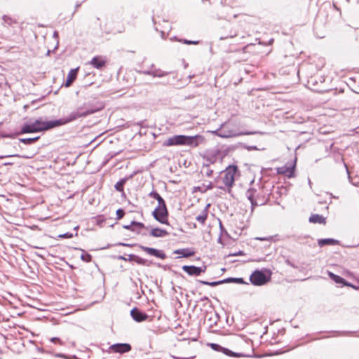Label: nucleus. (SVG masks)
I'll return each mask as SVG.
<instances>
[{
    "label": "nucleus",
    "mask_w": 359,
    "mask_h": 359,
    "mask_svg": "<svg viewBox=\"0 0 359 359\" xmlns=\"http://www.w3.org/2000/svg\"><path fill=\"white\" fill-rule=\"evenodd\" d=\"M210 132L216 136L224 139L257 133V132L240 131L237 124L231 120H228L227 121L222 123L217 129Z\"/></svg>",
    "instance_id": "obj_1"
},
{
    "label": "nucleus",
    "mask_w": 359,
    "mask_h": 359,
    "mask_svg": "<svg viewBox=\"0 0 359 359\" xmlns=\"http://www.w3.org/2000/svg\"><path fill=\"white\" fill-rule=\"evenodd\" d=\"M104 104L102 102H88L78 107L76 110L72 111L67 117L68 123L79 118L86 117L90 114L100 111L103 109Z\"/></svg>",
    "instance_id": "obj_2"
},
{
    "label": "nucleus",
    "mask_w": 359,
    "mask_h": 359,
    "mask_svg": "<svg viewBox=\"0 0 359 359\" xmlns=\"http://www.w3.org/2000/svg\"><path fill=\"white\" fill-rule=\"evenodd\" d=\"M237 171L238 168L236 165L228 166L221 172L219 178L216 180V182L218 183L217 188L230 193L234 184L235 175Z\"/></svg>",
    "instance_id": "obj_3"
},
{
    "label": "nucleus",
    "mask_w": 359,
    "mask_h": 359,
    "mask_svg": "<svg viewBox=\"0 0 359 359\" xmlns=\"http://www.w3.org/2000/svg\"><path fill=\"white\" fill-rule=\"evenodd\" d=\"M34 127L37 129V132L46 131L50 129L65 125L68 123L67 117H63L57 120L43 121L41 118L36 119L33 122Z\"/></svg>",
    "instance_id": "obj_4"
},
{
    "label": "nucleus",
    "mask_w": 359,
    "mask_h": 359,
    "mask_svg": "<svg viewBox=\"0 0 359 359\" xmlns=\"http://www.w3.org/2000/svg\"><path fill=\"white\" fill-rule=\"evenodd\" d=\"M270 276H266L263 271L256 270L250 276L251 283L256 286L264 285L270 280Z\"/></svg>",
    "instance_id": "obj_5"
},
{
    "label": "nucleus",
    "mask_w": 359,
    "mask_h": 359,
    "mask_svg": "<svg viewBox=\"0 0 359 359\" xmlns=\"http://www.w3.org/2000/svg\"><path fill=\"white\" fill-rule=\"evenodd\" d=\"M152 215L158 222L161 224H168V210L166 205L157 206L152 212Z\"/></svg>",
    "instance_id": "obj_6"
},
{
    "label": "nucleus",
    "mask_w": 359,
    "mask_h": 359,
    "mask_svg": "<svg viewBox=\"0 0 359 359\" xmlns=\"http://www.w3.org/2000/svg\"><path fill=\"white\" fill-rule=\"evenodd\" d=\"M204 142L205 138L201 135H196L194 136L184 135L183 146L196 147L199 144H203Z\"/></svg>",
    "instance_id": "obj_7"
},
{
    "label": "nucleus",
    "mask_w": 359,
    "mask_h": 359,
    "mask_svg": "<svg viewBox=\"0 0 359 359\" xmlns=\"http://www.w3.org/2000/svg\"><path fill=\"white\" fill-rule=\"evenodd\" d=\"M257 190L254 188L248 189L245 192V196L251 203V210L253 211L254 208L258 205H263L256 196Z\"/></svg>",
    "instance_id": "obj_8"
},
{
    "label": "nucleus",
    "mask_w": 359,
    "mask_h": 359,
    "mask_svg": "<svg viewBox=\"0 0 359 359\" xmlns=\"http://www.w3.org/2000/svg\"><path fill=\"white\" fill-rule=\"evenodd\" d=\"M182 270L191 276H198L206 270V266H196L194 265L182 266Z\"/></svg>",
    "instance_id": "obj_9"
},
{
    "label": "nucleus",
    "mask_w": 359,
    "mask_h": 359,
    "mask_svg": "<svg viewBox=\"0 0 359 359\" xmlns=\"http://www.w3.org/2000/svg\"><path fill=\"white\" fill-rule=\"evenodd\" d=\"M184 135H173L168 137L165 140L163 146L164 147H171V146H183Z\"/></svg>",
    "instance_id": "obj_10"
},
{
    "label": "nucleus",
    "mask_w": 359,
    "mask_h": 359,
    "mask_svg": "<svg viewBox=\"0 0 359 359\" xmlns=\"http://www.w3.org/2000/svg\"><path fill=\"white\" fill-rule=\"evenodd\" d=\"M130 316L135 321L138 323L145 321L149 318V316L147 314L136 307L131 310Z\"/></svg>",
    "instance_id": "obj_11"
},
{
    "label": "nucleus",
    "mask_w": 359,
    "mask_h": 359,
    "mask_svg": "<svg viewBox=\"0 0 359 359\" xmlns=\"http://www.w3.org/2000/svg\"><path fill=\"white\" fill-rule=\"evenodd\" d=\"M110 349L114 353H125L131 350V346L127 343L115 344L110 346Z\"/></svg>",
    "instance_id": "obj_12"
},
{
    "label": "nucleus",
    "mask_w": 359,
    "mask_h": 359,
    "mask_svg": "<svg viewBox=\"0 0 359 359\" xmlns=\"http://www.w3.org/2000/svg\"><path fill=\"white\" fill-rule=\"evenodd\" d=\"M295 165H283L276 168L277 173L284 175L288 178L294 177Z\"/></svg>",
    "instance_id": "obj_13"
},
{
    "label": "nucleus",
    "mask_w": 359,
    "mask_h": 359,
    "mask_svg": "<svg viewBox=\"0 0 359 359\" xmlns=\"http://www.w3.org/2000/svg\"><path fill=\"white\" fill-rule=\"evenodd\" d=\"M140 248L149 255L154 256L162 259H164L166 257L165 254L161 250L143 245H140Z\"/></svg>",
    "instance_id": "obj_14"
},
{
    "label": "nucleus",
    "mask_w": 359,
    "mask_h": 359,
    "mask_svg": "<svg viewBox=\"0 0 359 359\" xmlns=\"http://www.w3.org/2000/svg\"><path fill=\"white\" fill-rule=\"evenodd\" d=\"M106 60L102 56H95L90 62L89 64L94 68L101 69L106 65Z\"/></svg>",
    "instance_id": "obj_15"
},
{
    "label": "nucleus",
    "mask_w": 359,
    "mask_h": 359,
    "mask_svg": "<svg viewBox=\"0 0 359 359\" xmlns=\"http://www.w3.org/2000/svg\"><path fill=\"white\" fill-rule=\"evenodd\" d=\"M210 346L215 351H222L224 354L229 355V356H238V354H236L233 353V351H230L229 349L226 348H224L221 346L220 345L215 343L210 344Z\"/></svg>",
    "instance_id": "obj_16"
},
{
    "label": "nucleus",
    "mask_w": 359,
    "mask_h": 359,
    "mask_svg": "<svg viewBox=\"0 0 359 359\" xmlns=\"http://www.w3.org/2000/svg\"><path fill=\"white\" fill-rule=\"evenodd\" d=\"M173 253L179 255L178 258H187L193 256L195 252L191 248H182L175 250Z\"/></svg>",
    "instance_id": "obj_17"
},
{
    "label": "nucleus",
    "mask_w": 359,
    "mask_h": 359,
    "mask_svg": "<svg viewBox=\"0 0 359 359\" xmlns=\"http://www.w3.org/2000/svg\"><path fill=\"white\" fill-rule=\"evenodd\" d=\"M168 234L167 231L159 228H154L150 231V236L156 238H163Z\"/></svg>",
    "instance_id": "obj_18"
},
{
    "label": "nucleus",
    "mask_w": 359,
    "mask_h": 359,
    "mask_svg": "<svg viewBox=\"0 0 359 359\" xmlns=\"http://www.w3.org/2000/svg\"><path fill=\"white\" fill-rule=\"evenodd\" d=\"M128 260L129 262L134 261L140 265L149 266V263L147 259L141 258V257H140L137 255H133V254H130L128 255Z\"/></svg>",
    "instance_id": "obj_19"
},
{
    "label": "nucleus",
    "mask_w": 359,
    "mask_h": 359,
    "mask_svg": "<svg viewBox=\"0 0 359 359\" xmlns=\"http://www.w3.org/2000/svg\"><path fill=\"white\" fill-rule=\"evenodd\" d=\"M37 129L34 127L33 123H26L22 127L19 134L37 133Z\"/></svg>",
    "instance_id": "obj_20"
},
{
    "label": "nucleus",
    "mask_w": 359,
    "mask_h": 359,
    "mask_svg": "<svg viewBox=\"0 0 359 359\" xmlns=\"http://www.w3.org/2000/svg\"><path fill=\"white\" fill-rule=\"evenodd\" d=\"M78 70H79V67L75 68V69H72L69 72V73L67 74V79L66 84H65L66 86H69L72 84V83L75 80V79L76 78V76H77Z\"/></svg>",
    "instance_id": "obj_21"
},
{
    "label": "nucleus",
    "mask_w": 359,
    "mask_h": 359,
    "mask_svg": "<svg viewBox=\"0 0 359 359\" xmlns=\"http://www.w3.org/2000/svg\"><path fill=\"white\" fill-rule=\"evenodd\" d=\"M209 206H210V204H208L206 205V207L201 212V214L198 215L196 217V221H198L201 224H204L205 221H206V219H207V217H208V210Z\"/></svg>",
    "instance_id": "obj_22"
},
{
    "label": "nucleus",
    "mask_w": 359,
    "mask_h": 359,
    "mask_svg": "<svg viewBox=\"0 0 359 359\" xmlns=\"http://www.w3.org/2000/svg\"><path fill=\"white\" fill-rule=\"evenodd\" d=\"M309 222L314 224H325V219L322 215L313 214L309 217Z\"/></svg>",
    "instance_id": "obj_23"
},
{
    "label": "nucleus",
    "mask_w": 359,
    "mask_h": 359,
    "mask_svg": "<svg viewBox=\"0 0 359 359\" xmlns=\"http://www.w3.org/2000/svg\"><path fill=\"white\" fill-rule=\"evenodd\" d=\"M149 196L157 201L158 206L166 205L165 201L163 200V198L160 196V194L158 192H156L155 191H152L151 192L149 193Z\"/></svg>",
    "instance_id": "obj_24"
},
{
    "label": "nucleus",
    "mask_w": 359,
    "mask_h": 359,
    "mask_svg": "<svg viewBox=\"0 0 359 359\" xmlns=\"http://www.w3.org/2000/svg\"><path fill=\"white\" fill-rule=\"evenodd\" d=\"M338 243L337 240L333 238H323L318 239V244L320 247H323L325 245H334Z\"/></svg>",
    "instance_id": "obj_25"
},
{
    "label": "nucleus",
    "mask_w": 359,
    "mask_h": 359,
    "mask_svg": "<svg viewBox=\"0 0 359 359\" xmlns=\"http://www.w3.org/2000/svg\"><path fill=\"white\" fill-rule=\"evenodd\" d=\"M328 276L336 283L344 285V283L345 282V279L338 275L333 273L332 272L329 271Z\"/></svg>",
    "instance_id": "obj_26"
},
{
    "label": "nucleus",
    "mask_w": 359,
    "mask_h": 359,
    "mask_svg": "<svg viewBox=\"0 0 359 359\" xmlns=\"http://www.w3.org/2000/svg\"><path fill=\"white\" fill-rule=\"evenodd\" d=\"M132 226H137L138 229L145 228L144 224L142 222L133 221L129 225H124L123 228L126 229L131 230Z\"/></svg>",
    "instance_id": "obj_27"
},
{
    "label": "nucleus",
    "mask_w": 359,
    "mask_h": 359,
    "mask_svg": "<svg viewBox=\"0 0 359 359\" xmlns=\"http://www.w3.org/2000/svg\"><path fill=\"white\" fill-rule=\"evenodd\" d=\"M126 182V179H121L118 182H117L115 184V189L116 191L119 192H123V186Z\"/></svg>",
    "instance_id": "obj_28"
},
{
    "label": "nucleus",
    "mask_w": 359,
    "mask_h": 359,
    "mask_svg": "<svg viewBox=\"0 0 359 359\" xmlns=\"http://www.w3.org/2000/svg\"><path fill=\"white\" fill-rule=\"evenodd\" d=\"M153 77H163L164 76L168 75V72H163L160 69H154L152 72Z\"/></svg>",
    "instance_id": "obj_29"
},
{
    "label": "nucleus",
    "mask_w": 359,
    "mask_h": 359,
    "mask_svg": "<svg viewBox=\"0 0 359 359\" xmlns=\"http://www.w3.org/2000/svg\"><path fill=\"white\" fill-rule=\"evenodd\" d=\"M224 279L219 281H212V282H208L205 280H200L199 282L205 285H210V286H217L218 285H220L222 283H224Z\"/></svg>",
    "instance_id": "obj_30"
},
{
    "label": "nucleus",
    "mask_w": 359,
    "mask_h": 359,
    "mask_svg": "<svg viewBox=\"0 0 359 359\" xmlns=\"http://www.w3.org/2000/svg\"><path fill=\"white\" fill-rule=\"evenodd\" d=\"M224 283H244V280L242 278H228L224 279Z\"/></svg>",
    "instance_id": "obj_31"
},
{
    "label": "nucleus",
    "mask_w": 359,
    "mask_h": 359,
    "mask_svg": "<svg viewBox=\"0 0 359 359\" xmlns=\"http://www.w3.org/2000/svg\"><path fill=\"white\" fill-rule=\"evenodd\" d=\"M39 138V137H33V138H22V139H20V142H21L25 144H31L33 142H34L35 141H36Z\"/></svg>",
    "instance_id": "obj_32"
},
{
    "label": "nucleus",
    "mask_w": 359,
    "mask_h": 359,
    "mask_svg": "<svg viewBox=\"0 0 359 359\" xmlns=\"http://www.w3.org/2000/svg\"><path fill=\"white\" fill-rule=\"evenodd\" d=\"M2 20L5 24H7L9 26L15 22V21L12 18L6 15L2 17Z\"/></svg>",
    "instance_id": "obj_33"
},
{
    "label": "nucleus",
    "mask_w": 359,
    "mask_h": 359,
    "mask_svg": "<svg viewBox=\"0 0 359 359\" xmlns=\"http://www.w3.org/2000/svg\"><path fill=\"white\" fill-rule=\"evenodd\" d=\"M81 259L85 262H90L92 259V256L88 254V253H86V252H83L81 255Z\"/></svg>",
    "instance_id": "obj_34"
},
{
    "label": "nucleus",
    "mask_w": 359,
    "mask_h": 359,
    "mask_svg": "<svg viewBox=\"0 0 359 359\" xmlns=\"http://www.w3.org/2000/svg\"><path fill=\"white\" fill-rule=\"evenodd\" d=\"M125 212L123 209L119 208L116 210V219L119 220L123 217Z\"/></svg>",
    "instance_id": "obj_35"
},
{
    "label": "nucleus",
    "mask_w": 359,
    "mask_h": 359,
    "mask_svg": "<svg viewBox=\"0 0 359 359\" xmlns=\"http://www.w3.org/2000/svg\"><path fill=\"white\" fill-rule=\"evenodd\" d=\"M203 168H206V170H205V175H206V176H208V177H210V176H212V172H213V170H211V169L209 168V163L204 164V165H203Z\"/></svg>",
    "instance_id": "obj_36"
},
{
    "label": "nucleus",
    "mask_w": 359,
    "mask_h": 359,
    "mask_svg": "<svg viewBox=\"0 0 359 359\" xmlns=\"http://www.w3.org/2000/svg\"><path fill=\"white\" fill-rule=\"evenodd\" d=\"M179 41H182L185 44H198V41H191V40H187V39H184L183 41H181V40H179Z\"/></svg>",
    "instance_id": "obj_37"
},
{
    "label": "nucleus",
    "mask_w": 359,
    "mask_h": 359,
    "mask_svg": "<svg viewBox=\"0 0 359 359\" xmlns=\"http://www.w3.org/2000/svg\"><path fill=\"white\" fill-rule=\"evenodd\" d=\"M245 255V253L243 252V251L239 250L238 252L229 254V256L234 257V256H239V255Z\"/></svg>",
    "instance_id": "obj_38"
},
{
    "label": "nucleus",
    "mask_w": 359,
    "mask_h": 359,
    "mask_svg": "<svg viewBox=\"0 0 359 359\" xmlns=\"http://www.w3.org/2000/svg\"><path fill=\"white\" fill-rule=\"evenodd\" d=\"M73 236L72 233H65L64 234H61L59 236V237L60 238H72Z\"/></svg>",
    "instance_id": "obj_39"
},
{
    "label": "nucleus",
    "mask_w": 359,
    "mask_h": 359,
    "mask_svg": "<svg viewBox=\"0 0 359 359\" xmlns=\"http://www.w3.org/2000/svg\"><path fill=\"white\" fill-rule=\"evenodd\" d=\"M153 72V69H149V70H144L142 72V74H146V75H151L152 76V73Z\"/></svg>",
    "instance_id": "obj_40"
},
{
    "label": "nucleus",
    "mask_w": 359,
    "mask_h": 359,
    "mask_svg": "<svg viewBox=\"0 0 359 359\" xmlns=\"http://www.w3.org/2000/svg\"><path fill=\"white\" fill-rule=\"evenodd\" d=\"M343 285L351 287H353L354 289H355V287H358V286H355V285H352L351 283L347 282L346 280H345V282L344 283Z\"/></svg>",
    "instance_id": "obj_41"
},
{
    "label": "nucleus",
    "mask_w": 359,
    "mask_h": 359,
    "mask_svg": "<svg viewBox=\"0 0 359 359\" xmlns=\"http://www.w3.org/2000/svg\"><path fill=\"white\" fill-rule=\"evenodd\" d=\"M50 341L54 343L59 342L60 344H62L60 339L57 337H53L51 338Z\"/></svg>",
    "instance_id": "obj_42"
},
{
    "label": "nucleus",
    "mask_w": 359,
    "mask_h": 359,
    "mask_svg": "<svg viewBox=\"0 0 359 359\" xmlns=\"http://www.w3.org/2000/svg\"><path fill=\"white\" fill-rule=\"evenodd\" d=\"M141 229H138L137 226H132L131 231H136L137 233H139Z\"/></svg>",
    "instance_id": "obj_43"
},
{
    "label": "nucleus",
    "mask_w": 359,
    "mask_h": 359,
    "mask_svg": "<svg viewBox=\"0 0 359 359\" xmlns=\"http://www.w3.org/2000/svg\"><path fill=\"white\" fill-rule=\"evenodd\" d=\"M117 258H118V259H120V260L128 261V257H125L124 256H122V255H119Z\"/></svg>",
    "instance_id": "obj_44"
},
{
    "label": "nucleus",
    "mask_w": 359,
    "mask_h": 359,
    "mask_svg": "<svg viewBox=\"0 0 359 359\" xmlns=\"http://www.w3.org/2000/svg\"><path fill=\"white\" fill-rule=\"evenodd\" d=\"M236 35H237L236 34H231V35H230V36H229V37H230V38H233V37L236 36ZM227 38H229V36H225V37H222H222H220V39H221V40H224V39H227Z\"/></svg>",
    "instance_id": "obj_45"
},
{
    "label": "nucleus",
    "mask_w": 359,
    "mask_h": 359,
    "mask_svg": "<svg viewBox=\"0 0 359 359\" xmlns=\"http://www.w3.org/2000/svg\"><path fill=\"white\" fill-rule=\"evenodd\" d=\"M117 245H122V246H127V247L132 246V245H130V244H127V243H119Z\"/></svg>",
    "instance_id": "obj_46"
},
{
    "label": "nucleus",
    "mask_w": 359,
    "mask_h": 359,
    "mask_svg": "<svg viewBox=\"0 0 359 359\" xmlns=\"http://www.w3.org/2000/svg\"><path fill=\"white\" fill-rule=\"evenodd\" d=\"M213 188V185L212 182H210L209 184L207 186L208 189H211Z\"/></svg>",
    "instance_id": "obj_47"
},
{
    "label": "nucleus",
    "mask_w": 359,
    "mask_h": 359,
    "mask_svg": "<svg viewBox=\"0 0 359 359\" xmlns=\"http://www.w3.org/2000/svg\"><path fill=\"white\" fill-rule=\"evenodd\" d=\"M57 36H58V33L57 32H54L53 36L54 37H57Z\"/></svg>",
    "instance_id": "obj_48"
},
{
    "label": "nucleus",
    "mask_w": 359,
    "mask_h": 359,
    "mask_svg": "<svg viewBox=\"0 0 359 359\" xmlns=\"http://www.w3.org/2000/svg\"><path fill=\"white\" fill-rule=\"evenodd\" d=\"M13 156H19L17 154H15V155H8L6 156V157H13Z\"/></svg>",
    "instance_id": "obj_49"
},
{
    "label": "nucleus",
    "mask_w": 359,
    "mask_h": 359,
    "mask_svg": "<svg viewBox=\"0 0 359 359\" xmlns=\"http://www.w3.org/2000/svg\"><path fill=\"white\" fill-rule=\"evenodd\" d=\"M258 240H260V241H265L266 239L265 238H257Z\"/></svg>",
    "instance_id": "obj_50"
},
{
    "label": "nucleus",
    "mask_w": 359,
    "mask_h": 359,
    "mask_svg": "<svg viewBox=\"0 0 359 359\" xmlns=\"http://www.w3.org/2000/svg\"><path fill=\"white\" fill-rule=\"evenodd\" d=\"M11 163H9V161H7V163H5V165H10Z\"/></svg>",
    "instance_id": "obj_51"
},
{
    "label": "nucleus",
    "mask_w": 359,
    "mask_h": 359,
    "mask_svg": "<svg viewBox=\"0 0 359 359\" xmlns=\"http://www.w3.org/2000/svg\"><path fill=\"white\" fill-rule=\"evenodd\" d=\"M11 163H9V161H7V163H5V165H10Z\"/></svg>",
    "instance_id": "obj_52"
},
{
    "label": "nucleus",
    "mask_w": 359,
    "mask_h": 359,
    "mask_svg": "<svg viewBox=\"0 0 359 359\" xmlns=\"http://www.w3.org/2000/svg\"><path fill=\"white\" fill-rule=\"evenodd\" d=\"M79 6H80V4H76V8H77Z\"/></svg>",
    "instance_id": "obj_53"
}]
</instances>
